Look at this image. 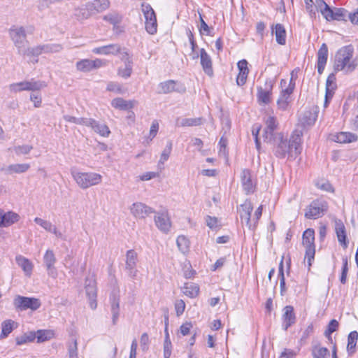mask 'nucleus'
<instances>
[{"label":"nucleus","mask_w":358,"mask_h":358,"mask_svg":"<svg viewBox=\"0 0 358 358\" xmlns=\"http://www.w3.org/2000/svg\"><path fill=\"white\" fill-rule=\"evenodd\" d=\"M91 128L97 134L102 136L107 137L110 133V131L107 125L105 124H100L94 120Z\"/></svg>","instance_id":"58836bf2"},{"label":"nucleus","mask_w":358,"mask_h":358,"mask_svg":"<svg viewBox=\"0 0 358 358\" xmlns=\"http://www.w3.org/2000/svg\"><path fill=\"white\" fill-rule=\"evenodd\" d=\"M266 127L263 131V138L264 141L271 143L274 136V131L277 129L278 122L273 116H268L265 120Z\"/></svg>","instance_id":"dca6fc26"},{"label":"nucleus","mask_w":358,"mask_h":358,"mask_svg":"<svg viewBox=\"0 0 358 358\" xmlns=\"http://www.w3.org/2000/svg\"><path fill=\"white\" fill-rule=\"evenodd\" d=\"M30 166L29 164H14L8 166L2 167L1 171L7 175L13 173H22L29 170Z\"/></svg>","instance_id":"c756f323"},{"label":"nucleus","mask_w":358,"mask_h":358,"mask_svg":"<svg viewBox=\"0 0 358 358\" xmlns=\"http://www.w3.org/2000/svg\"><path fill=\"white\" fill-rule=\"evenodd\" d=\"M106 90L110 92H114L115 93L122 94V86L117 83L110 82L107 85Z\"/></svg>","instance_id":"69168bd1"},{"label":"nucleus","mask_w":358,"mask_h":358,"mask_svg":"<svg viewBox=\"0 0 358 358\" xmlns=\"http://www.w3.org/2000/svg\"><path fill=\"white\" fill-rule=\"evenodd\" d=\"M227 140L224 136H222L219 142V155L223 156L224 157H227Z\"/></svg>","instance_id":"e2e57ef3"},{"label":"nucleus","mask_w":358,"mask_h":358,"mask_svg":"<svg viewBox=\"0 0 358 358\" xmlns=\"http://www.w3.org/2000/svg\"><path fill=\"white\" fill-rule=\"evenodd\" d=\"M109 0H93L86 3V9L95 13H102L109 8Z\"/></svg>","instance_id":"5701e85b"},{"label":"nucleus","mask_w":358,"mask_h":358,"mask_svg":"<svg viewBox=\"0 0 358 358\" xmlns=\"http://www.w3.org/2000/svg\"><path fill=\"white\" fill-rule=\"evenodd\" d=\"M111 311L113 314V322L115 324L119 317V302L114 299L111 306Z\"/></svg>","instance_id":"13d9d810"},{"label":"nucleus","mask_w":358,"mask_h":358,"mask_svg":"<svg viewBox=\"0 0 358 358\" xmlns=\"http://www.w3.org/2000/svg\"><path fill=\"white\" fill-rule=\"evenodd\" d=\"M272 33L275 34L276 42L280 45H285L286 43V31L283 25L281 24H276L273 25Z\"/></svg>","instance_id":"2f4dec72"},{"label":"nucleus","mask_w":358,"mask_h":358,"mask_svg":"<svg viewBox=\"0 0 358 358\" xmlns=\"http://www.w3.org/2000/svg\"><path fill=\"white\" fill-rule=\"evenodd\" d=\"M121 48L117 44H110L99 48H95L92 50V52L98 55H116L122 52Z\"/></svg>","instance_id":"cd10ccee"},{"label":"nucleus","mask_w":358,"mask_h":358,"mask_svg":"<svg viewBox=\"0 0 358 358\" xmlns=\"http://www.w3.org/2000/svg\"><path fill=\"white\" fill-rule=\"evenodd\" d=\"M171 354V342L169 337H166L164 343V357L169 358Z\"/></svg>","instance_id":"680f3d73"},{"label":"nucleus","mask_w":358,"mask_h":358,"mask_svg":"<svg viewBox=\"0 0 358 358\" xmlns=\"http://www.w3.org/2000/svg\"><path fill=\"white\" fill-rule=\"evenodd\" d=\"M296 317L294 313V308L291 306H287L283 308L282 314V327L287 329L295 322Z\"/></svg>","instance_id":"c85d7f7f"},{"label":"nucleus","mask_w":358,"mask_h":358,"mask_svg":"<svg viewBox=\"0 0 358 358\" xmlns=\"http://www.w3.org/2000/svg\"><path fill=\"white\" fill-rule=\"evenodd\" d=\"M17 327V323L11 320H5L1 324V336H8Z\"/></svg>","instance_id":"79ce46f5"},{"label":"nucleus","mask_w":358,"mask_h":358,"mask_svg":"<svg viewBox=\"0 0 358 358\" xmlns=\"http://www.w3.org/2000/svg\"><path fill=\"white\" fill-rule=\"evenodd\" d=\"M185 303L183 300L178 299L176 300L175 302V309L176 311V314L178 316L181 315L185 310Z\"/></svg>","instance_id":"0e129e2a"},{"label":"nucleus","mask_w":358,"mask_h":358,"mask_svg":"<svg viewBox=\"0 0 358 358\" xmlns=\"http://www.w3.org/2000/svg\"><path fill=\"white\" fill-rule=\"evenodd\" d=\"M327 209L326 202L323 201H313L307 208L305 216L308 219H317L321 217Z\"/></svg>","instance_id":"1a4fd4ad"},{"label":"nucleus","mask_w":358,"mask_h":358,"mask_svg":"<svg viewBox=\"0 0 358 358\" xmlns=\"http://www.w3.org/2000/svg\"><path fill=\"white\" fill-rule=\"evenodd\" d=\"M145 29L150 34H155L157 30V19L145 21Z\"/></svg>","instance_id":"864d4df0"},{"label":"nucleus","mask_w":358,"mask_h":358,"mask_svg":"<svg viewBox=\"0 0 358 358\" xmlns=\"http://www.w3.org/2000/svg\"><path fill=\"white\" fill-rule=\"evenodd\" d=\"M203 123L202 119L200 117L196 118H180L178 117L176 121L177 127H194L199 126Z\"/></svg>","instance_id":"f704fd0d"},{"label":"nucleus","mask_w":358,"mask_h":358,"mask_svg":"<svg viewBox=\"0 0 358 358\" xmlns=\"http://www.w3.org/2000/svg\"><path fill=\"white\" fill-rule=\"evenodd\" d=\"M55 1V0H38L37 8L41 12L43 11L45 9L50 8V5Z\"/></svg>","instance_id":"052dcab7"},{"label":"nucleus","mask_w":358,"mask_h":358,"mask_svg":"<svg viewBox=\"0 0 358 358\" xmlns=\"http://www.w3.org/2000/svg\"><path fill=\"white\" fill-rule=\"evenodd\" d=\"M105 65L106 62L101 59H96L94 60L85 59L80 60L76 63V68L80 71L89 72L93 69H99Z\"/></svg>","instance_id":"ddd939ff"},{"label":"nucleus","mask_w":358,"mask_h":358,"mask_svg":"<svg viewBox=\"0 0 358 358\" xmlns=\"http://www.w3.org/2000/svg\"><path fill=\"white\" fill-rule=\"evenodd\" d=\"M43 261L48 271V275L53 278H56L57 275V272L56 268L55 267L56 257L55 256L54 252L52 250H46L43 257Z\"/></svg>","instance_id":"f3484780"},{"label":"nucleus","mask_w":358,"mask_h":358,"mask_svg":"<svg viewBox=\"0 0 358 358\" xmlns=\"http://www.w3.org/2000/svg\"><path fill=\"white\" fill-rule=\"evenodd\" d=\"M312 354L314 358H326L329 355L327 348L315 345L313 347Z\"/></svg>","instance_id":"c03bdc74"},{"label":"nucleus","mask_w":358,"mask_h":358,"mask_svg":"<svg viewBox=\"0 0 358 358\" xmlns=\"http://www.w3.org/2000/svg\"><path fill=\"white\" fill-rule=\"evenodd\" d=\"M93 14L92 10H89L86 9V4L85 5V8H78L76 10L75 15L77 17L78 20H83L89 18Z\"/></svg>","instance_id":"de8ad7c7"},{"label":"nucleus","mask_w":358,"mask_h":358,"mask_svg":"<svg viewBox=\"0 0 358 358\" xmlns=\"http://www.w3.org/2000/svg\"><path fill=\"white\" fill-rule=\"evenodd\" d=\"M9 36L17 50L18 54L25 51L27 45L25 29L22 26H13L8 30Z\"/></svg>","instance_id":"20e7f679"},{"label":"nucleus","mask_w":358,"mask_h":358,"mask_svg":"<svg viewBox=\"0 0 358 358\" xmlns=\"http://www.w3.org/2000/svg\"><path fill=\"white\" fill-rule=\"evenodd\" d=\"M252 210L253 206L249 200H245L244 203L240 206L238 209L241 222H245L250 229H252V224L250 220Z\"/></svg>","instance_id":"2eb2a0df"},{"label":"nucleus","mask_w":358,"mask_h":358,"mask_svg":"<svg viewBox=\"0 0 358 358\" xmlns=\"http://www.w3.org/2000/svg\"><path fill=\"white\" fill-rule=\"evenodd\" d=\"M103 20L110 22L113 24H116L120 22L121 17L117 13H109L103 16Z\"/></svg>","instance_id":"bf43d9fd"},{"label":"nucleus","mask_w":358,"mask_h":358,"mask_svg":"<svg viewBox=\"0 0 358 358\" xmlns=\"http://www.w3.org/2000/svg\"><path fill=\"white\" fill-rule=\"evenodd\" d=\"M315 231L313 229H306L303 234V245L306 249L305 260L307 261L308 267L312 265L315 254Z\"/></svg>","instance_id":"39448f33"},{"label":"nucleus","mask_w":358,"mask_h":358,"mask_svg":"<svg viewBox=\"0 0 358 358\" xmlns=\"http://www.w3.org/2000/svg\"><path fill=\"white\" fill-rule=\"evenodd\" d=\"M328 57V48L326 43H322L317 52V72L322 74L324 71Z\"/></svg>","instance_id":"a878e982"},{"label":"nucleus","mask_w":358,"mask_h":358,"mask_svg":"<svg viewBox=\"0 0 358 358\" xmlns=\"http://www.w3.org/2000/svg\"><path fill=\"white\" fill-rule=\"evenodd\" d=\"M71 174L76 184L83 189L99 185L102 181V176L94 172H79L74 169Z\"/></svg>","instance_id":"7ed1b4c3"},{"label":"nucleus","mask_w":358,"mask_h":358,"mask_svg":"<svg viewBox=\"0 0 358 358\" xmlns=\"http://www.w3.org/2000/svg\"><path fill=\"white\" fill-rule=\"evenodd\" d=\"M201 64L206 73L210 75L212 71V62L210 56L206 52L204 49H201L200 51Z\"/></svg>","instance_id":"c9c22d12"},{"label":"nucleus","mask_w":358,"mask_h":358,"mask_svg":"<svg viewBox=\"0 0 358 358\" xmlns=\"http://www.w3.org/2000/svg\"><path fill=\"white\" fill-rule=\"evenodd\" d=\"M136 104V101H127L122 98H115L111 101L112 106L120 110H128L132 108Z\"/></svg>","instance_id":"72a5a7b5"},{"label":"nucleus","mask_w":358,"mask_h":358,"mask_svg":"<svg viewBox=\"0 0 358 358\" xmlns=\"http://www.w3.org/2000/svg\"><path fill=\"white\" fill-rule=\"evenodd\" d=\"M34 222L46 231L53 234L57 238L64 240L65 239L64 234L60 231H59L57 227L52 224L50 221L43 220L40 217H35Z\"/></svg>","instance_id":"aec40b11"},{"label":"nucleus","mask_w":358,"mask_h":358,"mask_svg":"<svg viewBox=\"0 0 358 358\" xmlns=\"http://www.w3.org/2000/svg\"><path fill=\"white\" fill-rule=\"evenodd\" d=\"M138 261V254L134 250H129L126 253L125 269L128 275L131 278H135L137 275L138 271L136 264Z\"/></svg>","instance_id":"9d476101"},{"label":"nucleus","mask_w":358,"mask_h":358,"mask_svg":"<svg viewBox=\"0 0 358 358\" xmlns=\"http://www.w3.org/2000/svg\"><path fill=\"white\" fill-rule=\"evenodd\" d=\"M120 59L124 62V66H120L118 69L117 74L122 78H128L132 73V59L124 50L121 52Z\"/></svg>","instance_id":"4468645a"},{"label":"nucleus","mask_w":358,"mask_h":358,"mask_svg":"<svg viewBox=\"0 0 358 358\" xmlns=\"http://www.w3.org/2000/svg\"><path fill=\"white\" fill-rule=\"evenodd\" d=\"M240 178L242 187L246 194L252 193L255 189V184L252 180L251 171L249 169H243L241 173Z\"/></svg>","instance_id":"412c9836"},{"label":"nucleus","mask_w":358,"mask_h":358,"mask_svg":"<svg viewBox=\"0 0 358 358\" xmlns=\"http://www.w3.org/2000/svg\"><path fill=\"white\" fill-rule=\"evenodd\" d=\"M206 222L207 226L212 229H215L220 226L219 220L215 217L206 216Z\"/></svg>","instance_id":"6e6d98bb"},{"label":"nucleus","mask_w":358,"mask_h":358,"mask_svg":"<svg viewBox=\"0 0 358 358\" xmlns=\"http://www.w3.org/2000/svg\"><path fill=\"white\" fill-rule=\"evenodd\" d=\"M199 292V286L195 283H186L182 287V292L185 295L194 298L197 296Z\"/></svg>","instance_id":"4c0bfd02"},{"label":"nucleus","mask_w":358,"mask_h":358,"mask_svg":"<svg viewBox=\"0 0 358 358\" xmlns=\"http://www.w3.org/2000/svg\"><path fill=\"white\" fill-rule=\"evenodd\" d=\"M301 131L296 130L288 141L280 137L275 150V155L280 158H284L287 155L296 157L301 152Z\"/></svg>","instance_id":"f03ea898"},{"label":"nucleus","mask_w":358,"mask_h":358,"mask_svg":"<svg viewBox=\"0 0 358 358\" xmlns=\"http://www.w3.org/2000/svg\"><path fill=\"white\" fill-rule=\"evenodd\" d=\"M141 10H142V13H143L145 21H148V20L152 21V19L153 20L156 19L155 13L150 4L146 3H143L141 4Z\"/></svg>","instance_id":"a19ab883"},{"label":"nucleus","mask_w":358,"mask_h":358,"mask_svg":"<svg viewBox=\"0 0 358 358\" xmlns=\"http://www.w3.org/2000/svg\"><path fill=\"white\" fill-rule=\"evenodd\" d=\"M17 265L21 267L26 275L30 276L33 270V264L26 257L17 255L15 257Z\"/></svg>","instance_id":"473e14b6"},{"label":"nucleus","mask_w":358,"mask_h":358,"mask_svg":"<svg viewBox=\"0 0 358 358\" xmlns=\"http://www.w3.org/2000/svg\"><path fill=\"white\" fill-rule=\"evenodd\" d=\"M15 307L21 310L28 308L32 310H37L41 306V302L38 299L17 296L13 301Z\"/></svg>","instance_id":"6e6552de"},{"label":"nucleus","mask_w":358,"mask_h":358,"mask_svg":"<svg viewBox=\"0 0 358 358\" xmlns=\"http://www.w3.org/2000/svg\"><path fill=\"white\" fill-rule=\"evenodd\" d=\"M176 243L179 250L185 254L189 250V241L185 236H179L177 238Z\"/></svg>","instance_id":"37998d69"},{"label":"nucleus","mask_w":358,"mask_h":358,"mask_svg":"<svg viewBox=\"0 0 358 358\" xmlns=\"http://www.w3.org/2000/svg\"><path fill=\"white\" fill-rule=\"evenodd\" d=\"M273 83L271 80L266 81L265 87H259L257 88V100L260 104H268L271 101V91Z\"/></svg>","instance_id":"a211bd4d"},{"label":"nucleus","mask_w":358,"mask_h":358,"mask_svg":"<svg viewBox=\"0 0 358 358\" xmlns=\"http://www.w3.org/2000/svg\"><path fill=\"white\" fill-rule=\"evenodd\" d=\"M46 87V84L43 81H36L34 79L27 81H23L10 85L9 88L11 92H18L22 91L36 92Z\"/></svg>","instance_id":"0eeeda50"},{"label":"nucleus","mask_w":358,"mask_h":358,"mask_svg":"<svg viewBox=\"0 0 358 358\" xmlns=\"http://www.w3.org/2000/svg\"><path fill=\"white\" fill-rule=\"evenodd\" d=\"M30 100L33 102L34 107L39 108L41 106L42 98L38 92H33L30 95Z\"/></svg>","instance_id":"4d7b16f0"},{"label":"nucleus","mask_w":358,"mask_h":358,"mask_svg":"<svg viewBox=\"0 0 358 358\" xmlns=\"http://www.w3.org/2000/svg\"><path fill=\"white\" fill-rule=\"evenodd\" d=\"M32 148H33L31 145H23L15 146L13 148V150L16 153V155H20L28 154L32 150Z\"/></svg>","instance_id":"603ef678"},{"label":"nucleus","mask_w":358,"mask_h":358,"mask_svg":"<svg viewBox=\"0 0 358 358\" xmlns=\"http://www.w3.org/2000/svg\"><path fill=\"white\" fill-rule=\"evenodd\" d=\"M176 82L172 80L160 83L157 87V92L159 94H168L173 92L176 90Z\"/></svg>","instance_id":"e433bc0d"},{"label":"nucleus","mask_w":358,"mask_h":358,"mask_svg":"<svg viewBox=\"0 0 358 358\" xmlns=\"http://www.w3.org/2000/svg\"><path fill=\"white\" fill-rule=\"evenodd\" d=\"M292 76L293 73H292V78L287 87L286 86L287 81L285 80L282 79L280 81L282 91L277 101V105L280 110H286L289 108L290 95L293 93L295 86L294 83L292 82Z\"/></svg>","instance_id":"423d86ee"},{"label":"nucleus","mask_w":358,"mask_h":358,"mask_svg":"<svg viewBox=\"0 0 358 358\" xmlns=\"http://www.w3.org/2000/svg\"><path fill=\"white\" fill-rule=\"evenodd\" d=\"M347 10L344 8H334L333 10L332 20H343L345 17Z\"/></svg>","instance_id":"3c124183"},{"label":"nucleus","mask_w":358,"mask_h":358,"mask_svg":"<svg viewBox=\"0 0 358 358\" xmlns=\"http://www.w3.org/2000/svg\"><path fill=\"white\" fill-rule=\"evenodd\" d=\"M338 327V322L336 320H331L329 324L327 325V327L326 330L324 331V336H330L331 334H333L334 331H336V329Z\"/></svg>","instance_id":"5fc2aeb1"},{"label":"nucleus","mask_w":358,"mask_h":358,"mask_svg":"<svg viewBox=\"0 0 358 358\" xmlns=\"http://www.w3.org/2000/svg\"><path fill=\"white\" fill-rule=\"evenodd\" d=\"M131 214L136 219H145L155 210L142 202L134 203L129 208Z\"/></svg>","instance_id":"9b49d317"},{"label":"nucleus","mask_w":358,"mask_h":358,"mask_svg":"<svg viewBox=\"0 0 358 358\" xmlns=\"http://www.w3.org/2000/svg\"><path fill=\"white\" fill-rule=\"evenodd\" d=\"M55 332L51 329H39L36 331H30L29 336H53Z\"/></svg>","instance_id":"338daca9"},{"label":"nucleus","mask_w":358,"mask_h":358,"mask_svg":"<svg viewBox=\"0 0 358 358\" xmlns=\"http://www.w3.org/2000/svg\"><path fill=\"white\" fill-rule=\"evenodd\" d=\"M248 62L245 59L239 61L237 64L239 73L236 78L237 85L239 86L243 85L247 80L249 69L248 67Z\"/></svg>","instance_id":"bb28decb"},{"label":"nucleus","mask_w":358,"mask_h":358,"mask_svg":"<svg viewBox=\"0 0 358 358\" xmlns=\"http://www.w3.org/2000/svg\"><path fill=\"white\" fill-rule=\"evenodd\" d=\"M296 355V352L285 348L281 353L280 358H294Z\"/></svg>","instance_id":"774afa93"},{"label":"nucleus","mask_w":358,"mask_h":358,"mask_svg":"<svg viewBox=\"0 0 358 358\" xmlns=\"http://www.w3.org/2000/svg\"><path fill=\"white\" fill-rule=\"evenodd\" d=\"M44 53H56L60 52L63 48L60 44H45L43 45Z\"/></svg>","instance_id":"8fccbe9b"},{"label":"nucleus","mask_w":358,"mask_h":358,"mask_svg":"<svg viewBox=\"0 0 358 358\" xmlns=\"http://www.w3.org/2000/svg\"><path fill=\"white\" fill-rule=\"evenodd\" d=\"M354 49L351 45L340 48L335 55L334 69L345 73L353 72L358 66V58L353 57Z\"/></svg>","instance_id":"f257e3e1"},{"label":"nucleus","mask_w":358,"mask_h":358,"mask_svg":"<svg viewBox=\"0 0 358 358\" xmlns=\"http://www.w3.org/2000/svg\"><path fill=\"white\" fill-rule=\"evenodd\" d=\"M171 150H172V143H171V142H169L168 144L166 145V148L164 149V150L162 151V152L161 154L160 159L158 162V166L163 165L165 163V162H166L168 160V159L169 158V156L171 155Z\"/></svg>","instance_id":"49530a36"},{"label":"nucleus","mask_w":358,"mask_h":358,"mask_svg":"<svg viewBox=\"0 0 358 358\" xmlns=\"http://www.w3.org/2000/svg\"><path fill=\"white\" fill-rule=\"evenodd\" d=\"M316 187L324 192H334V189L332 187L331 184L327 180L320 179L315 182Z\"/></svg>","instance_id":"a18cd8bd"},{"label":"nucleus","mask_w":358,"mask_h":358,"mask_svg":"<svg viewBox=\"0 0 358 358\" xmlns=\"http://www.w3.org/2000/svg\"><path fill=\"white\" fill-rule=\"evenodd\" d=\"M336 234H337L338 241L341 243H344L345 247H346L347 246V245L345 243L346 235H345L344 225L343 224H338L336 228Z\"/></svg>","instance_id":"09e8293b"},{"label":"nucleus","mask_w":358,"mask_h":358,"mask_svg":"<svg viewBox=\"0 0 358 358\" xmlns=\"http://www.w3.org/2000/svg\"><path fill=\"white\" fill-rule=\"evenodd\" d=\"M20 220V215L13 212L8 211L5 213L1 209V218H0V227H8Z\"/></svg>","instance_id":"393cba45"},{"label":"nucleus","mask_w":358,"mask_h":358,"mask_svg":"<svg viewBox=\"0 0 358 358\" xmlns=\"http://www.w3.org/2000/svg\"><path fill=\"white\" fill-rule=\"evenodd\" d=\"M42 53H44V48L43 45H37L35 47H28L26 45L25 47V51L23 52H21L20 55H27L28 57L35 56L37 57Z\"/></svg>","instance_id":"ea45409f"},{"label":"nucleus","mask_w":358,"mask_h":358,"mask_svg":"<svg viewBox=\"0 0 358 358\" xmlns=\"http://www.w3.org/2000/svg\"><path fill=\"white\" fill-rule=\"evenodd\" d=\"M155 222L157 228L164 233H167L171 228V221L166 212L158 213L155 216Z\"/></svg>","instance_id":"4be33fe9"},{"label":"nucleus","mask_w":358,"mask_h":358,"mask_svg":"<svg viewBox=\"0 0 358 358\" xmlns=\"http://www.w3.org/2000/svg\"><path fill=\"white\" fill-rule=\"evenodd\" d=\"M358 137L356 134L350 132H340L333 136L332 140L340 143H349L355 142Z\"/></svg>","instance_id":"7c9ffc66"},{"label":"nucleus","mask_w":358,"mask_h":358,"mask_svg":"<svg viewBox=\"0 0 358 358\" xmlns=\"http://www.w3.org/2000/svg\"><path fill=\"white\" fill-rule=\"evenodd\" d=\"M85 288L86 294L89 299L90 306L92 310L96 308V286L93 277H87L85 279Z\"/></svg>","instance_id":"f8f14e48"},{"label":"nucleus","mask_w":358,"mask_h":358,"mask_svg":"<svg viewBox=\"0 0 358 358\" xmlns=\"http://www.w3.org/2000/svg\"><path fill=\"white\" fill-rule=\"evenodd\" d=\"M336 88V76L334 73H331L328 76L326 82V93L324 103V108H326L328 106L329 102L332 99Z\"/></svg>","instance_id":"b1692460"},{"label":"nucleus","mask_w":358,"mask_h":358,"mask_svg":"<svg viewBox=\"0 0 358 358\" xmlns=\"http://www.w3.org/2000/svg\"><path fill=\"white\" fill-rule=\"evenodd\" d=\"M317 117V108L305 110L299 117V122L304 128L313 126Z\"/></svg>","instance_id":"6ab92c4d"}]
</instances>
